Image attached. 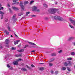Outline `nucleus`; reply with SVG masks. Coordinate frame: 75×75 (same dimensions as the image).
I'll return each instance as SVG.
<instances>
[{
	"instance_id": "nucleus-46",
	"label": "nucleus",
	"mask_w": 75,
	"mask_h": 75,
	"mask_svg": "<svg viewBox=\"0 0 75 75\" xmlns=\"http://www.w3.org/2000/svg\"><path fill=\"white\" fill-rule=\"evenodd\" d=\"M32 17H36V15H31Z\"/></svg>"
},
{
	"instance_id": "nucleus-43",
	"label": "nucleus",
	"mask_w": 75,
	"mask_h": 75,
	"mask_svg": "<svg viewBox=\"0 0 75 75\" xmlns=\"http://www.w3.org/2000/svg\"><path fill=\"white\" fill-rule=\"evenodd\" d=\"M33 3H34V1H30V4H32Z\"/></svg>"
},
{
	"instance_id": "nucleus-6",
	"label": "nucleus",
	"mask_w": 75,
	"mask_h": 75,
	"mask_svg": "<svg viewBox=\"0 0 75 75\" xmlns=\"http://www.w3.org/2000/svg\"><path fill=\"white\" fill-rule=\"evenodd\" d=\"M23 2L20 3V6L21 7L22 10H24V6L23 5Z\"/></svg>"
},
{
	"instance_id": "nucleus-26",
	"label": "nucleus",
	"mask_w": 75,
	"mask_h": 75,
	"mask_svg": "<svg viewBox=\"0 0 75 75\" xmlns=\"http://www.w3.org/2000/svg\"><path fill=\"white\" fill-rule=\"evenodd\" d=\"M9 69H10V70H13V67H10Z\"/></svg>"
},
{
	"instance_id": "nucleus-48",
	"label": "nucleus",
	"mask_w": 75,
	"mask_h": 75,
	"mask_svg": "<svg viewBox=\"0 0 75 75\" xmlns=\"http://www.w3.org/2000/svg\"><path fill=\"white\" fill-rule=\"evenodd\" d=\"M20 40H16V42H20Z\"/></svg>"
},
{
	"instance_id": "nucleus-13",
	"label": "nucleus",
	"mask_w": 75,
	"mask_h": 75,
	"mask_svg": "<svg viewBox=\"0 0 75 75\" xmlns=\"http://www.w3.org/2000/svg\"><path fill=\"white\" fill-rule=\"evenodd\" d=\"M28 1H25L24 3V5L25 6V5H26L27 4H28Z\"/></svg>"
},
{
	"instance_id": "nucleus-8",
	"label": "nucleus",
	"mask_w": 75,
	"mask_h": 75,
	"mask_svg": "<svg viewBox=\"0 0 75 75\" xmlns=\"http://www.w3.org/2000/svg\"><path fill=\"white\" fill-rule=\"evenodd\" d=\"M12 8L14 10L16 11L17 10H18V8L14 6L12 7Z\"/></svg>"
},
{
	"instance_id": "nucleus-47",
	"label": "nucleus",
	"mask_w": 75,
	"mask_h": 75,
	"mask_svg": "<svg viewBox=\"0 0 75 75\" xmlns=\"http://www.w3.org/2000/svg\"><path fill=\"white\" fill-rule=\"evenodd\" d=\"M3 15H2V16H1V19H3Z\"/></svg>"
},
{
	"instance_id": "nucleus-51",
	"label": "nucleus",
	"mask_w": 75,
	"mask_h": 75,
	"mask_svg": "<svg viewBox=\"0 0 75 75\" xmlns=\"http://www.w3.org/2000/svg\"><path fill=\"white\" fill-rule=\"evenodd\" d=\"M1 7V5L0 4V11L1 10V8H0V7Z\"/></svg>"
},
{
	"instance_id": "nucleus-3",
	"label": "nucleus",
	"mask_w": 75,
	"mask_h": 75,
	"mask_svg": "<svg viewBox=\"0 0 75 75\" xmlns=\"http://www.w3.org/2000/svg\"><path fill=\"white\" fill-rule=\"evenodd\" d=\"M33 11H37V12H40V9H37V7L33 6Z\"/></svg>"
},
{
	"instance_id": "nucleus-20",
	"label": "nucleus",
	"mask_w": 75,
	"mask_h": 75,
	"mask_svg": "<svg viewBox=\"0 0 75 75\" xmlns=\"http://www.w3.org/2000/svg\"><path fill=\"white\" fill-rule=\"evenodd\" d=\"M72 39H73V37H70L69 38V41H70V40H72Z\"/></svg>"
},
{
	"instance_id": "nucleus-36",
	"label": "nucleus",
	"mask_w": 75,
	"mask_h": 75,
	"mask_svg": "<svg viewBox=\"0 0 75 75\" xmlns=\"http://www.w3.org/2000/svg\"><path fill=\"white\" fill-rule=\"evenodd\" d=\"M62 51V50H61L60 51H59L58 52L59 53H61Z\"/></svg>"
},
{
	"instance_id": "nucleus-24",
	"label": "nucleus",
	"mask_w": 75,
	"mask_h": 75,
	"mask_svg": "<svg viewBox=\"0 0 75 75\" xmlns=\"http://www.w3.org/2000/svg\"><path fill=\"white\" fill-rule=\"evenodd\" d=\"M67 59L68 60V61H69V60H72V58H71V57L68 58Z\"/></svg>"
},
{
	"instance_id": "nucleus-50",
	"label": "nucleus",
	"mask_w": 75,
	"mask_h": 75,
	"mask_svg": "<svg viewBox=\"0 0 75 75\" xmlns=\"http://www.w3.org/2000/svg\"><path fill=\"white\" fill-rule=\"evenodd\" d=\"M51 72L52 74H53V73H54V71H52Z\"/></svg>"
},
{
	"instance_id": "nucleus-17",
	"label": "nucleus",
	"mask_w": 75,
	"mask_h": 75,
	"mask_svg": "<svg viewBox=\"0 0 75 75\" xmlns=\"http://www.w3.org/2000/svg\"><path fill=\"white\" fill-rule=\"evenodd\" d=\"M45 7V8H47L48 7V6L47 5V4H44L43 5Z\"/></svg>"
},
{
	"instance_id": "nucleus-19",
	"label": "nucleus",
	"mask_w": 75,
	"mask_h": 75,
	"mask_svg": "<svg viewBox=\"0 0 75 75\" xmlns=\"http://www.w3.org/2000/svg\"><path fill=\"white\" fill-rule=\"evenodd\" d=\"M18 3H19V2H16V3H13L12 4L13 5H14V4H16V5H17V4H18Z\"/></svg>"
},
{
	"instance_id": "nucleus-2",
	"label": "nucleus",
	"mask_w": 75,
	"mask_h": 75,
	"mask_svg": "<svg viewBox=\"0 0 75 75\" xmlns=\"http://www.w3.org/2000/svg\"><path fill=\"white\" fill-rule=\"evenodd\" d=\"M54 17L56 20H59L60 21H64V20L63 18L59 16H55Z\"/></svg>"
},
{
	"instance_id": "nucleus-25",
	"label": "nucleus",
	"mask_w": 75,
	"mask_h": 75,
	"mask_svg": "<svg viewBox=\"0 0 75 75\" xmlns=\"http://www.w3.org/2000/svg\"><path fill=\"white\" fill-rule=\"evenodd\" d=\"M29 45H26L24 47V48H27V47H28Z\"/></svg>"
},
{
	"instance_id": "nucleus-16",
	"label": "nucleus",
	"mask_w": 75,
	"mask_h": 75,
	"mask_svg": "<svg viewBox=\"0 0 75 75\" xmlns=\"http://www.w3.org/2000/svg\"><path fill=\"white\" fill-rule=\"evenodd\" d=\"M21 70L22 71H27V69L25 68H23L21 69Z\"/></svg>"
},
{
	"instance_id": "nucleus-58",
	"label": "nucleus",
	"mask_w": 75,
	"mask_h": 75,
	"mask_svg": "<svg viewBox=\"0 0 75 75\" xmlns=\"http://www.w3.org/2000/svg\"><path fill=\"white\" fill-rule=\"evenodd\" d=\"M7 58V57H5L4 58Z\"/></svg>"
},
{
	"instance_id": "nucleus-53",
	"label": "nucleus",
	"mask_w": 75,
	"mask_h": 75,
	"mask_svg": "<svg viewBox=\"0 0 75 75\" xmlns=\"http://www.w3.org/2000/svg\"><path fill=\"white\" fill-rule=\"evenodd\" d=\"M35 50H33L32 51H31V52H35Z\"/></svg>"
},
{
	"instance_id": "nucleus-42",
	"label": "nucleus",
	"mask_w": 75,
	"mask_h": 75,
	"mask_svg": "<svg viewBox=\"0 0 75 75\" xmlns=\"http://www.w3.org/2000/svg\"><path fill=\"white\" fill-rule=\"evenodd\" d=\"M18 0H13V2H16V1H17Z\"/></svg>"
},
{
	"instance_id": "nucleus-45",
	"label": "nucleus",
	"mask_w": 75,
	"mask_h": 75,
	"mask_svg": "<svg viewBox=\"0 0 75 75\" xmlns=\"http://www.w3.org/2000/svg\"><path fill=\"white\" fill-rule=\"evenodd\" d=\"M21 43H20L19 45L18 46V47H21Z\"/></svg>"
},
{
	"instance_id": "nucleus-56",
	"label": "nucleus",
	"mask_w": 75,
	"mask_h": 75,
	"mask_svg": "<svg viewBox=\"0 0 75 75\" xmlns=\"http://www.w3.org/2000/svg\"><path fill=\"white\" fill-rule=\"evenodd\" d=\"M15 57H18V55L16 54L15 55Z\"/></svg>"
},
{
	"instance_id": "nucleus-55",
	"label": "nucleus",
	"mask_w": 75,
	"mask_h": 75,
	"mask_svg": "<svg viewBox=\"0 0 75 75\" xmlns=\"http://www.w3.org/2000/svg\"><path fill=\"white\" fill-rule=\"evenodd\" d=\"M7 6H8V7H10V4H8V5H7Z\"/></svg>"
},
{
	"instance_id": "nucleus-49",
	"label": "nucleus",
	"mask_w": 75,
	"mask_h": 75,
	"mask_svg": "<svg viewBox=\"0 0 75 75\" xmlns=\"http://www.w3.org/2000/svg\"><path fill=\"white\" fill-rule=\"evenodd\" d=\"M18 57H21V54H19L18 55Z\"/></svg>"
},
{
	"instance_id": "nucleus-4",
	"label": "nucleus",
	"mask_w": 75,
	"mask_h": 75,
	"mask_svg": "<svg viewBox=\"0 0 75 75\" xmlns=\"http://www.w3.org/2000/svg\"><path fill=\"white\" fill-rule=\"evenodd\" d=\"M64 65L65 66H67V65H69L71 66V65H72V63H71V62H65L64 64Z\"/></svg>"
},
{
	"instance_id": "nucleus-39",
	"label": "nucleus",
	"mask_w": 75,
	"mask_h": 75,
	"mask_svg": "<svg viewBox=\"0 0 75 75\" xmlns=\"http://www.w3.org/2000/svg\"><path fill=\"white\" fill-rule=\"evenodd\" d=\"M30 13V12H28L26 13V15H27L28 14H29Z\"/></svg>"
},
{
	"instance_id": "nucleus-35",
	"label": "nucleus",
	"mask_w": 75,
	"mask_h": 75,
	"mask_svg": "<svg viewBox=\"0 0 75 75\" xmlns=\"http://www.w3.org/2000/svg\"><path fill=\"white\" fill-rule=\"evenodd\" d=\"M69 26L70 27H71V28H74V27L72 26L71 25H69Z\"/></svg>"
},
{
	"instance_id": "nucleus-12",
	"label": "nucleus",
	"mask_w": 75,
	"mask_h": 75,
	"mask_svg": "<svg viewBox=\"0 0 75 75\" xmlns=\"http://www.w3.org/2000/svg\"><path fill=\"white\" fill-rule=\"evenodd\" d=\"M24 51V49L19 50H18V52H23V51Z\"/></svg>"
},
{
	"instance_id": "nucleus-31",
	"label": "nucleus",
	"mask_w": 75,
	"mask_h": 75,
	"mask_svg": "<svg viewBox=\"0 0 75 75\" xmlns=\"http://www.w3.org/2000/svg\"><path fill=\"white\" fill-rule=\"evenodd\" d=\"M67 69L68 70V71H71V69H70V68H69V67H67Z\"/></svg>"
},
{
	"instance_id": "nucleus-44",
	"label": "nucleus",
	"mask_w": 75,
	"mask_h": 75,
	"mask_svg": "<svg viewBox=\"0 0 75 75\" xmlns=\"http://www.w3.org/2000/svg\"><path fill=\"white\" fill-rule=\"evenodd\" d=\"M72 44H73V45H75V42H73L72 43Z\"/></svg>"
},
{
	"instance_id": "nucleus-18",
	"label": "nucleus",
	"mask_w": 75,
	"mask_h": 75,
	"mask_svg": "<svg viewBox=\"0 0 75 75\" xmlns=\"http://www.w3.org/2000/svg\"><path fill=\"white\" fill-rule=\"evenodd\" d=\"M62 70H66V68L65 67H63L61 68Z\"/></svg>"
},
{
	"instance_id": "nucleus-15",
	"label": "nucleus",
	"mask_w": 75,
	"mask_h": 75,
	"mask_svg": "<svg viewBox=\"0 0 75 75\" xmlns=\"http://www.w3.org/2000/svg\"><path fill=\"white\" fill-rule=\"evenodd\" d=\"M51 55L52 56H56V54L54 53H52L51 54Z\"/></svg>"
},
{
	"instance_id": "nucleus-52",
	"label": "nucleus",
	"mask_w": 75,
	"mask_h": 75,
	"mask_svg": "<svg viewBox=\"0 0 75 75\" xmlns=\"http://www.w3.org/2000/svg\"><path fill=\"white\" fill-rule=\"evenodd\" d=\"M3 8H4L2 7L1 8V10H3Z\"/></svg>"
},
{
	"instance_id": "nucleus-11",
	"label": "nucleus",
	"mask_w": 75,
	"mask_h": 75,
	"mask_svg": "<svg viewBox=\"0 0 75 75\" xmlns=\"http://www.w3.org/2000/svg\"><path fill=\"white\" fill-rule=\"evenodd\" d=\"M8 41H9V39H7L6 40V42L7 44H8Z\"/></svg>"
},
{
	"instance_id": "nucleus-23",
	"label": "nucleus",
	"mask_w": 75,
	"mask_h": 75,
	"mask_svg": "<svg viewBox=\"0 0 75 75\" xmlns=\"http://www.w3.org/2000/svg\"><path fill=\"white\" fill-rule=\"evenodd\" d=\"M40 70H41V71H43V70H44V68L41 67L40 68Z\"/></svg>"
},
{
	"instance_id": "nucleus-30",
	"label": "nucleus",
	"mask_w": 75,
	"mask_h": 75,
	"mask_svg": "<svg viewBox=\"0 0 75 75\" xmlns=\"http://www.w3.org/2000/svg\"><path fill=\"white\" fill-rule=\"evenodd\" d=\"M23 14H21L20 13H19L18 14V15L19 16H21V15H23Z\"/></svg>"
},
{
	"instance_id": "nucleus-29",
	"label": "nucleus",
	"mask_w": 75,
	"mask_h": 75,
	"mask_svg": "<svg viewBox=\"0 0 75 75\" xmlns=\"http://www.w3.org/2000/svg\"><path fill=\"white\" fill-rule=\"evenodd\" d=\"M7 67H8V68L9 69L11 67H10V65L8 64L7 65Z\"/></svg>"
},
{
	"instance_id": "nucleus-60",
	"label": "nucleus",
	"mask_w": 75,
	"mask_h": 75,
	"mask_svg": "<svg viewBox=\"0 0 75 75\" xmlns=\"http://www.w3.org/2000/svg\"><path fill=\"white\" fill-rule=\"evenodd\" d=\"M27 41H26L25 42H27Z\"/></svg>"
},
{
	"instance_id": "nucleus-54",
	"label": "nucleus",
	"mask_w": 75,
	"mask_h": 75,
	"mask_svg": "<svg viewBox=\"0 0 75 75\" xmlns=\"http://www.w3.org/2000/svg\"><path fill=\"white\" fill-rule=\"evenodd\" d=\"M2 48H3V47H2V46H1L0 47V49H1Z\"/></svg>"
},
{
	"instance_id": "nucleus-7",
	"label": "nucleus",
	"mask_w": 75,
	"mask_h": 75,
	"mask_svg": "<svg viewBox=\"0 0 75 75\" xmlns=\"http://www.w3.org/2000/svg\"><path fill=\"white\" fill-rule=\"evenodd\" d=\"M70 22L72 23V24L74 25H75V21H73L71 19H70Z\"/></svg>"
},
{
	"instance_id": "nucleus-62",
	"label": "nucleus",
	"mask_w": 75,
	"mask_h": 75,
	"mask_svg": "<svg viewBox=\"0 0 75 75\" xmlns=\"http://www.w3.org/2000/svg\"><path fill=\"white\" fill-rule=\"evenodd\" d=\"M8 0H7V1H8Z\"/></svg>"
},
{
	"instance_id": "nucleus-1",
	"label": "nucleus",
	"mask_w": 75,
	"mask_h": 75,
	"mask_svg": "<svg viewBox=\"0 0 75 75\" xmlns=\"http://www.w3.org/2000/svg\"><path fill=\"white\" fill-rule=\"evenodd\" d=\"M48 11L51 14H54L55 12H57L58 14H59V13L58 11V9H50L48 10Z\"/></svg>"
},
{
	"instance_id": "nucleus-27",
	"label": "nucleus",
	"mask_w": 75,
	"mask_h": 75,
	"mask_svg": "<svg viewBox=\"0 0 75 75\" xmlns=\"http://www.w3.org/2000/svg\"><path fill=\"white\" fill-rule=\"evenodd\" d=\"M8 31H10V26H8Z\"/></svg>"
},
{
	"instance_id": "nucleus-61",
	"label": "nucleus",
	"mask_w": 75,
	"mask_h": 75,
	"mask_svg": "<svg viewBox=\"0 0 75 75\" xmlns=\"http://www.w3.org/2000/svg\"><path fill=\"white\" fill-rule=\"evenodd\" d=\"M41 64H42V63H41Z\"/></svg>"
},
{
	"instance_id": "nucleus-21",
	"label": "nucleus",
	"mask_w": 75,
	"mask_h": 75,
	"mask_svg": "<svg viewBox=\"0 0 75 75\" xmlns=\"http://www.w3.org/2000/svg\"><path fill=\"white\" fill-rule=\"evenodd\" d=\"M23 61V59H18L17 61Z\"/></svg>"
},
{
	"instance_id": "nucleus-40",
	"label": "nucleus",
	"mask_w": 75,
	"mask_h": 75,
	"mask_svg": "<svg viewBox=\"0 0 75 75\" xmlns=\"http://www.w3.org/2000/svg\"><path fill=\"white\" fill-rule=\"evenodd\" d=\"M11 50H15V49L14 47H12L11 48Z\"/></svg>"
},
{
	"instance_id": "nucleus-33",
	"label": "nucleus",
	"mask_w": 75,
	"mask_h": 75,
	"mask_svg": "<svg viewBox=\"0 0 75 75\" xmlns=\"http://www.w3.org/2000/svg\"><path fill=\"white\" fill-rule=\"evenodd\" d=\"M71 55H75V53L74 52H71Z\"/></svg>"
},
{
	"instance_id": "nucleus-59",
	"label": "nucleus",
	"mask_w": 75,
	"mask_h": 75,
	"mask_svg": "<svg viewBox=\"0 0 75 75\" xmlns=\"http://www.w3.org/2000/svg\"><path fill=\"white\" fill-rule=\"evenodd\" d=\"M15 35L16 36V37H17V35H16L15 34Z\"/></svg>"
},
{
	"instance_id": "nucleus-32",
	"label": "nucleus",
	"mask_w": 75,
	"mask_h": 75,
	"mask_svg": "<svg viewBox=\"0 0 75 75\" xmlns=\"http://www.w3.org/2000/svg\"><path fill=\"white\" fill-rule=\"evenodd\" d=\"M17 44H18V42H17V41L16 42L14 41V45H16Z\"/></svg>"
},
{
	"instance_id": "nucleus-22",
	"label": "nucleus",
	"mask_w": 75,
	"mask_h": 75,
	"mask_svg": "<svg viewBox=\"0 0 75 75\" xmlns=\"http://www.w3.org/2000/svg\"><path fill=\"white\" fill-rule=\"evenodd\" d=\"M4 14V13L2 11H0V14Z\"/></svg>"
},
{
	"instance_id": "nucleus-9",
	"label": "nucleus",
	"mask_w": 75,
	"mask_h": 75,
	"mask_svg": "<svg viewBox=\"0 0 75 75\" xmlns=\"http://www.w3.org/2000/svg\"><path fill=\"white\" fill-rule=\"evenodd\" d=\"M4 33H6L7 35H9V32H8V31L6 30H5L4 31Z\"/></svg>"
},
{
	"instance_id": "nucleus-14",
	"label": "nucleus",
	"mask_w": 75,
	"mask_h": 75,
	"mask_svg": "<svg viewBox=\"0 0 75 75\" xmlns=\"http://www.w3.org/2000/svg\"><path fill=\"white\" fill-rule=\"evenodd\" d=\"M54 59H54V58L50 59V62H52V61H54Z\"/></svg>"
},
{
	"instance_id": "nucleus-37",
	"label": "nucleus",
	"mask_w": 75,
	"mask_h": 75,
	"mask_svg": "<svg viewBox=\"0 0 75 75\" xmlns=\"http://www.w3.org/2000/svg\"><path fill=\"white\" fill-rule=\"evenodd\" d=\"M16 14H15L13 15V18H15V17H16Z\"/></svg>"
},
{
	"instance_id": "nucleus-41",
	"label": "nucleus",
	"mask_w": 75,
	"mask_h": 75,
	"mask_svg": "<svg viewBox=\"0 0 75 75\" xmlns=\"http://www.w3.org/2000/svg\"><path fill=\"white\" fill-rule=\"evenodd\" d=\"M31 66L33 68H34V67H35V66H34V65L33 64H32L31 65Z\"/></svg>"
},
{
	"instance_id": "nucleus-28",
	"label": "nucleus",
	"mask_w": 75,
	"mask_h": 75,
	"mask_svg": "<svg viewBox=\"0 0 75 75\" xmlns=\"http://www.w3.org/2000/svg\"><path fill=\"white\" fill-rule=\"evenodd\" d=\"M49 64L50 67H52V65H53L52 63H49Z\"/></svg>"
},
{
	"instance_id": "nucleus-10",
	"label": "nucleus",
	"mask_w": 75,
	"mask_h": 75,
	"mask_svg": "<svg viewBox=\"0 0 75 75\" xmlns=\"http://www.w3.org/2000/svg\"><path fill=\"white\" fill-rule=\"evenodd\" d=\"M13 64L14 65H17L18 64V61H15L13 62Z\"/></svg>"
},
{
	"instance_id": "nucleus-5",
	"label": "nucleus",
	"mask_w": 75,
	"mask_h": 75,
	"mask_svg": "<svg viewBox=\"0 0 75 75\" xmlns=\"http://www.w3.org/2000/svg\"><path fill=\"white\" fill-rule=\"evenodd\" d=\"M28 42V43H29V44H30V45H35V46H33L32 47H33V48H37V47H36L37 45L35 44V43H34L33 42Z\"/></svg>"
},
{
	"instance_id": "nucleus-57",
	"label": "nucleus",
	"mask_w": 75,
	"mask_h": 75,
	"mask_svg": "<svg viewBox=\"0 0 75 75\" xmlns=\"http://www.w3.org/2000/svg\"><path fill=\"white\" fill-rule=\"evenodd\" d=\"M11 37H13V35H11Z\"/></svg>"
},
{
	"instance_id": "nucleus-34",
	"label": "nucleus",
	"mask_w": 75,
	"mask_h": 75,
	"mask_svg": "<svg viewBox=\"0 0 75 75\" xmlns=\"http://www.w3.org/2000/svg\"><path fill=\"white\" fill-rule=\"evenodd\" d=\"M55 74H58V71H56L55 72Z\"/></svg>"
},
{
	"instance_id": "nucleus-38",
	"label": "nucleus",
	"mask_w": 75,
	"mask_h": 75,
	"mask_svg": "<svg viewBox=\"0 0 75 75\" xmlns=\"http://www.w3.org/2000/svg\"><path fill=\"white\" fill-rule=\"evenodd\" d=\"M9 10L10 13H11V9L10 8H8Z\"/></svg>"
}]
</instances>
